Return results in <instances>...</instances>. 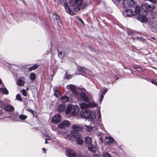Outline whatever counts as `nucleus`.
Instances as JSON below:
<instances>
[{
	"mask_svg": "<svg viewBox=\"0 0 157 157\" xmlns=\"http://www.w3.org/2000/svg\"><path fill=\"white\" fill-rule=\"evenodd\" d=\"M70 4L71 6L75 7V10L78 11L86 6L87 5V3L84 2L83 0H70Z\"/></svg>",
	"mask_w": 157,
	"mask_h": 157,
	"instance_id": "f257e3e1",
	"label": "nucleus"
},
{
	"mask_svg": "<svg viewBox=\"0 0 157 157\" xmlns=\"http://www.w3.org/2000/svg\"><path fill=\"white\" fill-rule=\"evenodd\" d=\"M80 116L83 118H89L94 119L96 117V112L94 111H90L88 109H83L80 113Z\"/></svg>",
	"mask_w": 157,
	"mask_h": 157,
	"instance_id": "f03ea898",
	"label": "nucleus"
},
{
	"mask_svg": "<svg viewBox=\"0 0 157 157\" xmlns=\"http://www.w3.org/2000/svg\"><path fill=\"white\" fill-rule=\"evenodd\" d=\"M79 111V107L76 105L71 104L69 105L65 111L66 114L70 113L72 115H76L78 113Z\"/></svg>",
	"mask_w": 157,
	"mask_h": 157,
	"instance_id": "7ed1b4c3",
	"label": "nucleus"
},
{
	"mask_svg": "<svg viewBox=\"0 0 157 157\" xmlns=\"http://www.w3.org/2000/svg\"><path fill=\"white\" fill-rule=\"evenodd\" d=\"M71 134L72 136L76 140L77 144L80 145H82L83 141L82 138V135L79 132H72Z\"/></svg>",
	"mask_w": 157,
	"mask_h": 157,
	"instance_id": "20e7f679",
	"label": "nucleus"
},
{
	"mask_svg": "<svg viewBox=\"0 0 157 157\" xmlns=\"http://www.w3.org/2000/svg\"><path fill=\"white\" fill-rule=\"evenodd\" d=\"M58 2L61 4H63V5L67 12L68 13L71 15H74L75 13L70 9L69 6L66 1V0H58Z\"/></svg>",
	"mask_w": 157,
	"mask_h": 157,
	"instance_id": "39448f33",
	"label": "nucleus"
},
{
	"mask_svg": "<svg viewBox=\"0 0 157 157\" xmlns=\"http://www.w3.org/2000/svg\"><path fill=\"white\" fill-rule=\"evenodd\" d=\"M142 9L144 10H147L150 11H153L155 8V6L153 4L149 5L147 2L141 5Z\"/></svg>",
	"mask_w": 157,
	"mask_h": 157,
	"instance_id": "423d86ee",
	"label": "nucleus"
},
{
	"mask_svg": "<svg viewBox=\"0 0 157 157\" xmlns=\"http://www.w3.org/2000/svg\"><path fill=\"white\" fill-rule=\"evenodd\" d=\"M134 3L133 0H124L123 4L124 8H128L132 6Z\"/></svg>",
	"mask_w": 157,
	"mask_h": 157,
	"instance_id": "0eeeda50",
	"label": "nucleus"
},
{
	"mask_svg": "<svg viewBox=\"0 0 157 157\" xmlns=\"http://www.w3.org/2000/svg\"><path fill=\"white\" fill-rule=\"evenodd\" d=\"M67 156L68 157H74L78 156L76 152L72 149H67L66 151Z\"/></svg>",
	"mask_w": 157,
	"mask_h": 157,
	"instance_id": "6e6552de",
	"label": "nucleus"
},
{
	"mask_svg": "<svg viewBox=\"0 0 157 157\" xmlns=\"http://www.w3.org/2000/svg\"><path fill=\"white\" fill-rule=\"evenodd\" d=\"M70 125V123L69 121L65 120L59 124L58 127L60 128H64L68 127Z\"/></svg>",
	"mask_w": 157,
	"mask_h": 157,
	"instance_id": "1a4fd4ad",
	"label": "nucleus"
},
{
	"mask_svg": "<svg viewBox=\"0 0 157 157\" xmlns=\"http://www.w3.org/2000/svg\"><path fill=\"white\" fill-rule=\"evenodd\" d=\"M61 116L59 114H57L53 117L52 120V122L53 124H57L61 121Z\"/></svg>",
	"mask_w": 157,
	"mask_h": 157,
	"instance_id": "9d476101",
	"label": "nucleus"
},
{
	"mask_svg": "<svg viewBox=\"0 0 157 157\" xmlns=\"http://www.w3.org/2000/svg\"><path fill=\"white\" fill-rule=\"evenodd\" d=\"M135 14V12L130 9L125 10L123 12V15L124 16L131 17Z\"/></svg>",
	"mask_w": 157,
	"mask_h": 157,
	"instance_id": "9b49d317",
	"label": "nucleus"
},
{
	"mask_svg": "<svg viewBox=\"0 0 157 157\" xmlns=\"http://www.w3.org/2000/svg\"><path fill=\"white\" fill-rule=\"evenodd\" d=\"M95 125H94V122L92 121L89 125H85L84 126V128H85L86 131L88 132H90L93 129Z\"/></svg>",
	"mask_w": 157,
	"mask_h": 157,
	"instance_id": "f8f14e48",
	"label": "nucleus"
},
{
	"mask_svg": "<svg viewBox=\"0 0 157 157\" xmlns=\"http://www.w3.org/2000/svg\"><path fill=\"white\" fill-rule=\"evenodd\" d=\"M25 79L24 77H21L19 78L17 81V84L20 86H23L24 85Z\"/></svg>",
	"mask_w": 157,
	"mask_h": 157,
	"instance_id": "ddd939ff",
	"label": "nucleus"
},
{
	"mask_svg": "<svg viewBox=\"0 0 157 157\" xmlns=\"http://www.w3.org/2000/svg\"><path fill=\"white\" fill-rule=\"evenodd\" d=\"M67 88L71 89L75 95H77L78 94V92L77 91L74 85L71 84L67 85Z\"/></svg>",
	"mask_w": 157,
	"mask_h": 157,
	"instance_id": "4468645a",
	"label": "nucleus"
},
{
	"mask_svg": "<svg viewBox=\"0 0 157 157\" xmlns=\"http://www.w3.org/2000/svg\"><path fill=\"white\" fill-rule=\"evenodd\" d=\"M72 128L74 130L77 131H80L83 129V127L78 124H73L72 126Z\"/></svg>",
	"mask_w": 157,
	"mask_h": 157,
	"instance_id": "2eb2a0df",
	"label": "nucleus"
},
{
	"mask_svg": "<svg viewBox=\"0 0 157 157\" xmlns=\"http://www.w3.org/2000/svg\"><path fill=\"white\" fill-rule=\"evenodd\" d=\"M66 108L65 105L64 104H61L58 106L57 110L58 112L61 113L64 111Z\"/></svg>",
	"mask_w": 157,
	"mask_h": 157,
	"instance_id": "dca6fc26",
	"label": "nucleus"
},
{
	"mask_svg": "<svg viewBox=\"0 0 157 157\" xmlns=\"http://www.w3.org/2000/svg\"><path fill=\"white\" fill-rule=\"evenodd\" d=\"M80 96L84 101L85 102L88 103L89 102V98L84 93L82 92H81Z\"/></svg>",
	"mask_w": 157,
	"mask_h": 157,
	"instance_id": "f3484780",
	"label": "nucleus"
},
{
	"mask_svg": "<svg viewBox=\"0 0 157 157\" xmlns=\"http://www.w3.org/2000/svg\"><path fill=\"white\" fill-rule=\"evenodd\" d=\"M105 141L106 144L109 145L111 144L114 141L113 139L111 137H106Z\"/></svg>",
	"mask_w": 157,
	"mask_h": 157,
	"instance_id": "a211bd4d",
	"label": "nucleus"
},
{
	"mask_svg": "<svg viewBox=\"0 0 157 157\" xmlns=\"http://www.w3.org/2000/svg\"><path fill=\"white\" fill-rule=\"evenodd\" d=\"M88 148L90 151L93 153L95 152L97 149L96 147L92 144L88 145Z\"/></svg>",
	"mask_w": 157,
	"mask_h": 157,
	"instance_id": "6ab92c4d",
	"label": "nucleus"
},
{
	"mask_svg": "<svg viewBox=\"0 0 157 157\" xmlns=\"http://www.w3.org/2000/svg\"><path fill=\"white\" fill-rule=\"evenodd\" d=\"M79 106L80 108L83 109H85L89 108L88 104H87L85 102H82L79 104Z\"/></svg>",
	"mask_w": 157,
	"mask_h": 157,
	"instance_id": "aec40b11",
	"label": "nucleus"
},
{
	"mask_svg": "<svg viewBox=\"0 0 157 157\" xmlns=\"http://www.w3.org/2000/svg\"><path fill=\"white\" fill-rule=\"evenodd\" d=\"M91 138L89 136H87L85 138V144L88 145H89L91 144Z\"/></svg>",
	"mask_w": 157,
	"mask_h": 157,
	"instance_id": "412c9836",
	"label": "nucleus"
},
{
	"mask_svg": "<svg viewBox=\"0 0 157 157\" xmlns=\"http://www.w3.org/2000/svg\"><path fill=\"white\" fill-rule=\"evenodd\" d=\"M139 21L141 22H144L147 21V18L144 16L140 15L138 17Z\"/></svg>",
	"mask_w": 157,
	"mask_h": 157,
	"instance_id": "4be33fe9",
	"label": "nucleus"
},
{
	"mask_svg": "<svg viewBox=\"0 0 157 157\" xmlns=\"http://www.w3.org/2000/svg\"><path fill=\"white\" fill-rule=\"evenodd\" d=\"M78 71L80 73H82L85 72L87 70L81 67H78Z\"/></svg>",
	"mask_w": 157,
	"mask_h": 157,
	"instance_id": "5701e85b",
	"label": "nucleus"
},
{
	"mask_svg": "<svg viewBox=\"0 0 157 157\" xmlns=\"http://www.w3.org/2000/svg\"><path fill=\"white\" fill-rule=\"evenodd\" d=\"M62 102L65 103L68 101L69 100V98L66 96H64L61 98Z\"/></svg>",
	"mask_w": 157,
	"mask_h": 157,
	"instance_id": "b1692460",
	"label": "nucleus"
},
{
	"mask_svg": "<svg viewBox=\"0 0 157 157\" xmlns=\"http://www.w3.org/2000/svg\"><path fill=\"white\" fill-rule=\"evenodd\" d=\"M5 109L7 111H10L13 110L14 109V108L11 105H8L6 106Z\"/></svg>",
	"mask_w": 157,
	"mask_h": 157,
	"instance_id": "393cba45",
	"label": "nucleus"
},
{
	"mask_svg": "<svg viewBox=\"0 0 157 157\" xmlns=\"http://www.w3.org/2000/svg\"><path fill=\"white\" fill-rule=\"evenodd\" d=\"M0 91L3 94H8L9 93L8 91L5 88H0Z\"/></svg>",
	"mask_w": 157,
	"mask_h": 157,
	"instance_id": "a878e982",
	"label": "nucleus"
},
{
	"mask_svg": "<svg viewBox=\"0 0 157 157\" xmlns=\"http://www.w3.org/2000/svg\"><path fill=\"white\" fill-rule=\"evenodd\" d=\"M140 7L138 6H136L135 8V13H136V14H139L140 12Z\"/></svg>",
	"mask_w": 157,
	"mask_h": 157,
	"instance_id": "bb28decb",
	"label": "nucleus"
},
{
	"mask_svg": "<svg viewBox=\"0 0 157 157\" xmlns=\"http://www.w3.org/2000/svg\"><path fill=\"white\" fill-rule=\"evenodd\" d=\"M89 108H92L96 107L97 105L94 102H91L88 103Z\"/></svg>",
	"mask_w": 157,
	"mask_h": 157,
	"instance_id": "cd10ccee",
	"label": "nucleus"
},
{
	"mask_svg": "<svg viewBox=\"0 0 157 157\" xmlns=\"http://www.w3.org/2000/svg\"><path fill=\"white\" fill-rule=\"evenodd\" d=\"M38 65L37 64H35L32 67H29L28 69L29 71L34 70L36 69L38 67Z\"/></svg>",
	"mask_w": 157,
	"mask_h": 157,
	"instance_id": "c85d7f7f",
	"label": "nucleus"
},
{
	"mask_svg": "<svg viewBox=\"0 0 157 157\" xmlns=\"http://www.w3.org/2000/svg\"><path fill=\"white\" fill-rule=\"evenodd\" d=\"M30 77L31 80L33 81L35 79L36 75L35 74L32 73L30 75Z\"/></svg>",
	"mask_w": 157,
	"mask_h": 157,
	"instance_id": "c756f323",
	"label": "nucleus"
},
{
	"mask_svg": "<svg viewBox=\"0 0 157 157\" xmlns=\"http://www.w3.org/2000/svg\"><path fill=\"white\" fill-rule=\"evenodd\" d=\"M52 18L55 21L56 20H59V17L57 15V14H53L52 16Z\"/></svg>",
	"mask_w": 157,
	"mask_h": 157,
	"instance_id": "7c9ffc66",
	"label": "nucleus"
},
{
	"mask_svg": "<svg viewBox=\"0 0 157 157\" xmlns=\"http://www.w3.org/2000/svg\"><path fill=\"white\" fill-rule=\"evenodd\" d=\"M27 116L24 115H20L19 116V119L22 120H25L27 118Z\"/></svg>",
	"mask_w": 157,
	"mask_h": 157,
	"instance_id": "2f4dec72",
	"label": "nucleus"
},
{
	"mask_svg": "<svg viewBox=\"0 0 157 157\" xmlns=\"http://www.w3.org/2000/svg\"><path fill=\"white\" fill-rule=\"evenodd\" d=\"M72 77V75H70L69 74H68L67 73H66L64 76V78H67V79H69L71 78V77Z\"/></svg>",
	"mask_w": 157,
	"mask_h": 157,
	"instance_id": "473e14b6",
	"label": "nucleus"
},
{
	"mask_svg": "<svg viewBox=\"0 0 157 157\" xmlns=\"http://www.w3.org/2000/svg\"><path fill=\"white\" fill-rule=\"evenodd\" d=\"M16 98L18 101H22V98H21L19 94H17L16 96Z\"/></svg>",
	"mask_w": 157,
	"mask_h": 157,
	"instance_id": "72a5a7b5",
	"label": "nucleus"
},
{
	"mask_svg": "<svg viewBox=\"0 0 157 157\" xmlns=\"http://www.w3.org/2000/svg\"><path fill=\"white\" fill-rule=\"evenodd\" d=\"M103 156L104 157H110L109 154L107 152H105L103 153Z\"/></svg>",
	"mask_w": 157,
	"mask_h": 157,
	"instance_id": "f704fd0d",
	"label": "nucleus"
},
{
	"mask_svg": "<svg viewBox=\"0 0 157 157\" xmlns=\"http://www.w3.org/2000/svg\"><path fill=\"white\" fill-rule=\"evenodd\" d=\"M55 95L56 97H58L59 95H60V94L59 91L56 90L55 91Z\"/></svg>",
	"mask_w": 157,
	"mask_h": 157,
	"instance_id": "c9c22d12",
	"label": "nucleus"
},
{
	"mask_svg": "<svg viewBox=\"0 0 157 157\" xmlns=\"http://www.w3.org/2000/svg\"><path fill=\"white\" fill-rule=\"evenodd\" d=\"M21 92L24 96H27V92L25 89H22L21 90Z\"/></svg>",
	"mask_w": 157,
	"mask_h": 157,
	"instance_id": "e433bc0d",
	"label": "nucleus"
},
{
	"mask_svg": "<svg viewBox=\"0 0 157 157\" xmlns=\"http://www.w3.org/2000/svg\"><path fill=\"white\" fill-rule=\"evenodd\" d=\"M133 67L135 69L138 71H140L142 70L140 68L137 67L136 66H134Z\"/></svg>",
	"mask_w": 157,
	"mask_h": 157,
	"instance_id": "4c0bfd02",
	"label": "nucleus"
},
{
	"mask_svg": "<svg viewBox=\"0 0 157 157\" xmlns=\"http://www.w3.org/2000/svg\"><path fill=\"white\" fill-rule=\"evenodd\" d=\"M58 56L60 58H62L63 56V53L62 52H59L58 54Z\"/></svg>",
	"mask_w": 157,
	"mask_h": 157,
	"instance_id": "58836bf2",
	"label": "nucleus"
},
{
	"mask_svg": "<svg viewBox=\"0 0 157 157\" xmlns=\"http://www.w3.org/2000/svg\"><path fill=\"white\" fill-rule=\"evenodd\" d=\"M156 25L155 23H153L152 24V25H150V26L151 28H153L154 29H155V26Z\"/></svg>",
	"mask_w": 157,
	"mask_h": 157,
	"instance_id": "ea45409f",
	"label": "nucleus"
},
{
	"mask_svg": "<svg viewBox=\"0 0 157 157\" xmlns=\"http://www.w3.org/2000/svg\"><path fill=\"white\" fill-rule=\"evenodd\" d=\"M107 90H108L107 88H105L104 89L103 92L102 93V94H103V95H104L105 94L106 92L107 91Z\"/></svg>",
	"mask_w": 157,
	"mask_h": 157,
	"instance_id": "a19ab883",
	"label": "nucleus"
},
{
	"mask_svg": "<svg viewBox=\"0 0 157 157\" xmlns=\"http://www.w3.org/2000/svg\"><path fill=\"white\" fill-rule=\"evenodd\" d=\"M103 95H104L103 94L101 95L99 101L100 102H101V100H102L103 98Z\"/></svg>",
	"mask_w": 157,
	"mask_h": 157,
	"instance_id": "79ce46f5",
	"label": "nucleus"
},
{
	"mask_svg": "<svg viewBox=\"0 0 157 157\" xmlns=\"http://www.w3.org/2000/svg\"><path fill=\"white\" fill-rule=\"evenodd\" d=\"M50 140V137H48V138H47L45 139V144H46L48 143V140Z\"/></svg>",
	"mask_w": 157,
	"mask_h": 157,
	"instance_id": "37998d69",
	"label": "nucleus"
},
{
	"mask_svg": "<svg viewBox=\"0 0 157 157\" xmlns=\"http://www.w3.org/2000/svg\"><path fill=\"white\" fill-rule=\"evenodd\" d=\"M150 1H151L153 4H155L156 2V0H151Z\"/></svg>",
	"mask_w": 157,
	"mask_h": 157,
	"instance_id": "c03bdc74",
	"label": "nucleus"
},
{
	"mask_svg": "<svg viewBox=\"0 0 157 157\" xmlns=\"http://www.w3.org/2000/svg\"><path fill=\"white\" fill-rule=\"evenodd\" d=\"M151 82H152V83L153 84H155V85H156V86H157V82H156V81H154V80H153V81H152Z\"/></svg>",
	"mask_w": 157,
	"mask_h": 157,
	"instance_id": "a18cd8bd",
	"label": "nucleus"
},
{
	"mask_svg": "<svg viewBox=\"0 0 157 157\" xmlns=\"http://www.w3.org/2000/svg\"><path fill=\"white\" fill-rule=\"evenodd\" d=\"M28 110L31 112L33 114V113H34V112L33 111V110H32L31 109H28Z\"/></svg>",
	"mask_w": 157,
	"mask_h": 157,
	"instance_id": "49530a36",
	"label": "nucleus"
},
{
	"mask_svg": "<svg viewBox=\"0 0 157 157\" xmlns=\"http://www.w3.org/2000/svg\"><path fill=\"white\" fill-rule=\"evenodd\" d=\"M128 34L131 35L132 33L131 32H128Z\"/></svg>",
	"mask_w": 157,
	"mask_h": 157,
	"instance_id": "de8ad7c7",
	"label": "nucleus"
},
{
	"mask_svg": "<svg viewBox=\"0 0 157 157\" xmlns=\"http://www.w3.org/2000/svg\"><path fill=\"white\" fill-rule=\"evenodd\" d=\"M44 135L45 136H46V137H47L48 138L49 137H48V135H47V133H45V134H44Z\"/></svg>",
	"mask_w": 157,
	"mask_h": 157,
	"instance_id": "09e8293b",
	"label": "nucleus"
},
{
	"mask_svg": "<svg viewBox=\"0 0 157 157\" xmlns=\"http://www.w3.org/2000/svg\"><path fill=\"white\" fill-rule=\"evenodd\" d=\"M2 113V110L0 109V116L1 115Z\"/></svg>",
	"mask_w": 157,
	"mask_h": 157,
	"instance_id": "8fccbe9b",
	"label": "nucleus"
},
{
	"mask_svg": "<svg viewBox=\"0 0 157 157\" xmlns=\"http://www.w3.org/2000/svg\"><path fill=\"white\" fill-rule=\"evenodd\" d=\"M2 104H3V103H2V102L0 101V105H2Z\"/></svg>",
	"mask_w": 157,
	"mask_h": 157,
	"instance_id": "3c124183",
	"label": "nucleus"
},
{
	"mask_svg": "<svg viewBox=\"0 0 157 157\" xmlns=\"http://www.w3.org/2000/svg\"><path fill=\"white\" fill-rule=\"evenodd\" d=\"M80 21H81L82 23H83V21H82L81 19H80Z\"/></svg>",
	"mask_w": 157,
	"mask_h": 157,
	"instance_id": "603ef678",
	"label": "nucleus"
},
{
	"mask_svg": "<svg viewBox=\"0 0 157 157\" xmlns=\"http://www.w3.org/2000/svg\"><path fill=\"white\" fill-rule=\"evenodd\" d=\"M42 149L44 151H45L44 150H45V149L44 148H43Z\"/></svg>",
	"mask_w": 157,
	"mask_h": 157,
	"instance_id": "864d4df0",
	"label": "nucleus"
},
{
	"mask_svg": "<svg viewBox=\"0 0 157 157\" xmlns=\"http://www.w3.org/2000/svg\"><path fill=\"white\" fill-rule=\"evenodd\" d=\"M2 82V81L0 79V84Z\"/></svg>",
	"mask_w": 157,
	"mask_h": 157,
	"instance_id": "5fc2aeb1",
	"label": "nucleus"
},
{
	"mask_svg": "<svg viewBox=\"0 0 157 157\" xmlns=\"http://www.w3.org/2000/svg\"><path fill=\"white\" fill-rule=\"evenodd\" d=\"M100 114L99 115V116L98 117L99 118L100 117Z\"/></svg>",
	"mask_w": 157,
	"mask_h": 157,
	"instance_id": "6e6d98bb",
	"label": "nucleus"
}]
</instances>
